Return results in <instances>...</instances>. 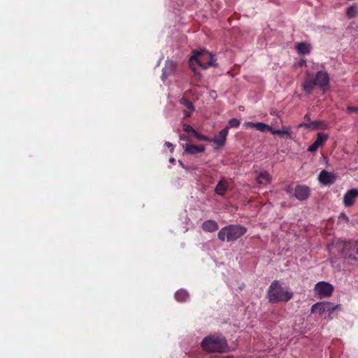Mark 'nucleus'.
Listing matches in <instances>:
<instances>
[{
	"label": "nucleus",
	"mask_w": 358,
	"mask_h": 358,
	"mask_svg": "<svg viewBox=\"0 0 358 358\" xmlns=\"http://www.w3.org/2000/svg\"><path fill=\"white\" fill-rule=\"evenodd\" d=\"M214 94H215V92H213L211 96H213Z\"/></svg>",
	"instance_id": "c9c22d12"
},
{
	"label": "nucleus",
	"mask_w": 358,
	"mask_h": 358,
	"mask_svg": "<svg viewBox=\"0 0 358 358\" xmlns=\"http://www.w3.org/2000/svg\"><path fill=\"white\" fill-rule=\"evenodd\" d=\"M334 287L329 282L321 281L317 282L315 286V294L320 298H327L331 296Z\"/></svg>",
	"instance_id": "423d86ee"
},
{
	"label": "nucleus",
	"mask_w": 358,
	"mask_h": 358,
	"mask_svg": "<svg viewBox=\"0 0 358 358\" xmlns=\"http://www.w3.org/2000/svg\"><path fill=\"white\" fill-rule=\"evenodd\" d=\"M227 189V182L224 179H222L217 183L215 191L218 195L223 196L225 194Z\"/></svg>",
	"instance_id": "a211bd4d"
},
{
	"label": "nucleus",
	"mask_w": 358,
	"mask_h": 358,
	"mask_svg": "<svg viewBox=\"0 0 358 358\" xmlns=\"http://www.w3.org/2000/svg\"><path fill=\"white\" fill-rule=\"evenodd\" d=\"M240 124V121L236 118H232L229 121V126L230 127H237Z\"/></svg>",
	"instance_id": "a878e982"
},
{
	"label": "nucleus",
	"mask_w": 358,
	"mask_h": 358,
	"mask_svg": "<svg viewBox=\"0 0 358 358\" xmlns=\"http://www.w3.org/2000/svg\"><path fill=\"white\" fill-rule=\"evenodd\" d=\"M165 145H166L167 148H169L170 149V151L172 152L173 151V145L170 143V142H166L165 143Z\"/></svg>",
	"instance_id": "c85d7f7f"
},
{
	"label": "nucleus",
	"mask_w": 358,
	"mask_h": 358,
	"mask_svg": "<svg viewBox=\"0 0 358 358\" xmlns=\"http://www.w3.org/2000/svg\"><path fill=\"white\" fill-rule=\"evenodd\" d=\"M177 65L173 61H166L164 67L162 69V79L165 80L169 76L174 75L176 72Z\"/></svg>",
	"instance_id": "0eeeda50"
},
{
	"label": "nucleus",
	"mask_w": 358,
	"mask_h": 358,
	"mask_svg": "<svg viewBox=\"0 0 358 358\" xmlns=\"http://www.w3.org/2000/svg\"><path fill=\"white\" fill-rule=\"evenodd\" d=\"M169 162L171 163H174L175 162V159L173 157H171V158L169 159Z\"/></svg>",
	"instance_id": "72a5a7b5"
},
{
	"label": "nucleus",
	"mask_w": 358,
	"mask_h": 358,
	"mask_svg": "<svg viewBox=\"0 0 358 358\" xmlns=\"http://www.w3.org/2000/svg\"><path fill=\"white\" fill-rule=\"evenodd\" d=\"M327 139L328 136L327 134L322 132L318 133L315 141L308 147V151L310 152H315Z\"/></svg>",
	"instance_id": "9d476101"
},
{
	"label": "nucleus",
	"mask_w": 358,
	"mask_h": 358,
	"mask_svg": "<svg viewBox=\"0 0 358 358\" xmlns=\"http://www.w3.org/2000/svg\"><path fill=\"white\" fill-rule=\"evenodd\" d=\"M183 113L185 114V117H188L190 116L191 113H192V111H191V110H189V111H187L186 110H183Z\"/></svg>",
	"instance_id": "7c9ffc66"
},
{
	"label": "nucleus",
	"mask_w": 358,
	"mask_h": 358,
	"mask_svg": "<svg viewBox=\"0 0 358 358\" xmlns=\"http://www.w3.org/2000/svg\"><path fill=\"white\" fill-rule=\"evenodd\" d=\"M188 293L182 289L178 291L175 294L176 300L180 302L185 301L188 298Z\"/></svg>",
	"instance_id": "aec40b11"
},
{
	"label": "nucleus",
	"mask_w": 358,
	"mask_h": 358,
	"mask_svg": "<svg viewBox=\"0 0 358 358\" xmlns=\"http://www.w3.org/2000/svg\"><path fill=\"white\" fill-rule=\"evenodd\" d=\"M292 295V292L282 288L278 281L271 283L268 292V300L272 303L288 301Z\"/></svg>",
	"instance_id": "39448f33"
},
{
	"label": "nucleus",
	"mask_w": 358,
	"mask_h": 358,
	"mask_svg": "<svg viewBox=\"0 0 358 358\" xmlns=\"http://www.w3.org/2000/svg\"><path fill=\"white\" fill-rule=\"evenodd\" d=\"M205 150V147L203 145H189L187 144L185 145V152L194 155L196 153L203 152Z\"/></svg>",
	"instance_id": "dca6fc26"
},
{
	"label": "nucleus",
	"mask_w": 358,
	"mask_h": 358,
	"mask_svg": "<svg viewBox=\"0 0 358 358\" xmlns=\"http://www.w3.org/2000/svg\"><path fill=\"white\" fill-rule=\"evenodd\" d=\"M358 197V189H351L348 190L343 196V204L345 207L352 206L356 199Z\"/></svg>",
	"instance_id": "6e6552de"
},
{
	"label": "nucleus",
	"mask_w": 358,
	"mask_h": 358,
	"mask_svg": "<svg viewBox=\"0 0 358 358\" xmlns=\"http://www.w3.org/2000/svg\"><path fill=\"white\" fill-rule=\"evenodd\" d=\"M329 302L322 301L316 303L311 308V313H317L320 315H322L328 309Z\"/></svg>",
	"instance_id": "ddd939ff"
},
{
	"label": "nucleus",
	"mask_w": 358,
	"mask_h": 358,
	"mask_svg": "<svg viewBox=\"0 0 358 358\" xmlns=\"http://www.w3.org/2000/svg\"><path fill=\"white\" fill-rule=\"evenodd\" d=\"M329 76L328 73L326 71H320L316 73L313 80L309 78H306L303 84V89L307 94H310L315 86L319 87L323 91H326L329 88Z\"/></svg>",
	"instance_id": "7ed1b4c3"
},
{
	"label": "nucleus",
	"mask_w": 358,
	"mask_h": 358,
	"mask_svg": "<svg viewBox=\"0 0 358 358\" xmlns=\"http://www.w3.org/2000/svg\"><path fill=\"white\" fill-rule=\"evenodd\" d=\"M311 124L314 125V127H316V125L315 124V123H312Z\"/></svg>",
	"instance_id": "ea45409f"
},
{
	"label": "nucleus",
	"mask_w": 358,
	"mask_h": 358,
	"mask_svg": "<svg viewBox=\"0 0 358 358\" xmlns=\"http://www.w3.org/2000/svg\"><path fill=\"white\" fill-rule=\"evenodd\" d=\"M258 184L266 185L271 182V177L267 171L260 172L256 178Z\"/></svg>",
	"instance_id": "f3484780"
},
{
	"label": "nucleus",
	"mask_w": 358,
	"mask_h": 358,
	"mask_svg": "<svg viewBox=\"0 0 358 358\" xmlns=\"http://www.w3.org/2000/svg\"><path fill=\"white\" fill-rule=\"evenodd\" d=\"M179 162H180V166H183V164H182V162H181L180 161Z\"/></svg>",
	"instance_id": "4c0bfd02"
},
{
	"label": "nucleus",
	"mask_w": 358,
	"mask_h": 358,
	"mask_svg": "<svg viewBox=\"0 0 358 358\" xmlns=\"http://www.w3.org/2000/svg\"><path fill=\"white\" fill-rule=\"evenodd\" d=\"M201 227L205 231L214 232L218 229V224L213 220H208L203 222Z\"/></svg>",
	"instance_id": "2eb2a0df"
},
{
	"label": "nucleus",
	"mask_w": 358,
	"mask_h": 358,
	"mask_svg": "<svg viewBox=\"0 0 358 358\" xmlns=\"http://www.w3.org/2000/svg\"><path fill=\"white\" fill-rule=\"evenodd\" d=\"M358 7L355 5L351 6L348 8L346 15L349 19L355 17L357 15Z\"/></svg>",
	"instance_id": "412c9836"
},
{
	"label": "nucleus",
	"mask_w": 358,
	"mask_h": 358,
	"mask_svg": "<svg viewBox=\"0 0 358 358\" xmlns=\"http://www.w3.org/2000/svg\"><path fill=\"white\" fill-rule=\"evenodd\" d=\"M319 180L324 185H329L334 182V176L326 171H322L319 175Z\"/></svg>",
	"instance_id": "4468645a"
},
{
	"label": "nucleus",
	"mask_w": 358,
	"mask_h": 358,
	"mask_svg": "<svg viewBox=\"0 0 358 358\" xmlns=\"http://www.w3.org/2000/svg\"><path fill=\"white\" fill-rule=\"evenodd\" d=\"M180 103L186 106L188 109L191 110V111H194V107L191 101L185 99H182L180 100Z\"/></svg>",
	"instance_id": "5701e85b"
},
{
	"label": "nucleus",
	"mask_w": 358,
	"mask_h": 358,
	"mask_svg": "<svg viewBox=\"0 0 358 358\" xmlns=\"http://www.w3.org/2000/svg\"><path fill=\"white\" fill-rule=\"evenodd\" d=\"M214 94H215V92H213L211 96H213Z\"/></svg>",
	"instance_id": "e433bc0d"
},
{
	"label": "nucleus",
	"mask_w": 358,
	"mask_h": 358,
	"mask_svg": "<svg viewBox=\"0 0 358 358\" xmlns=\"http://www.w3.org/2000/svg\"><path fill=\"white\" fill-rule=\"evenodd\" d=\"M203 350L211 353H224L228 351L227 340L220 334H211L205 337L201 341Z\"/></svg>",
	"instance_id": "f257e3e1"
},
{
	"label": "nucleus",
	"mask_w": 358,
	"mask_h": 358,
	"mask_svg": "<svg viewBox=\"0 0 358 358\" xmlns=\"http://www.w3.org/2000/svg\"><path fill=\"white\" fill-rule=\"evenodd\" d=\"M348 110L349 112H357V111H358V109H357V108H355V107L349 106L348 108Z\"/></svg>",
	"instance_id": "c756f323"
},
{
	"label": "nucleus",
	"mask_w": 358,
	"mask_h": 358,
	"mask_svg": "<svg viewBox=\"0 0 358 358\" xmlns=\"http://www.w3.org/2000/svg\"><path fill=\"white\" fill-rule=\"evenodd\" d=\"M298 127L310 128V124H306V123H301V124H299Z\"/></svg>",
	"instance_id": "2f4dec72"
},
{
	"label": "nucleus",
	"mask_w": 358,
	"mask_h": 358,
	"mask_svg": "<svg viewBox=\"0 0 358 358\" xmlns=\"http://www.w3.org/2000/svg\"><path fill=\"white\" fill-rule=\"evenodd\" d=\"M194 136L195 138H196L197 139L200 140V141H209L210 142V139L202 134H200L199 133H197L196 131H194V134L192 135Z\"/></svg>",
	"instance_id": "393cba45"
},
{
	"label": "nucleus",
	"mask_w": 358,
	"mask_h": 358,
	"mask_svg": "<svg viewBox=\"0 0 358 358\" xmlns=\"http://www.w3.org/2000/svg\"><path fill=\"white\" fill-rule=\"evenodd\" d=\"M183 130L186 132H191L192 135L194 131H196L190 125L186 124H183Z\"/></svg>",
	"instance_id": "bb28decb"
},
{
	"label": "nucleus",
	"mask_w": 358,
	"mask_h": 358,
	"mask_svg": "<svg viewBox=\"0 0 358 358\" xmlns=\"http://www.w3.org/2000/svg\"><path fill=\"white\" fill-rule=\"evenodd\" d=\"M195 64L199 65L203 69L215 65L212 54L205 50L193 51V55L189 58V66L194 72L196 71Z\"/></svg>",
	"instance_id": "f03ea898"
},
{
	"label": "nucleus",
	"mask_w": 358,
	"mask_h": 358,
	"mask_svg": "<svg viewBox=\"0 0 358 358\" xmlns=\"http://www.w3.org/2000/svg\"><path fill=\"white\" fill-rule=\"evenodd\" d=\"M270 132L273 135H278L280 138H289L292 133L291 127H282L281 129H275L271 127Z\"/></svg>",
	"instance_id": "f8f14e48"
},
{
	"label": "nucleus",
	"mask_w": 358,
	"mask_h": 358,
	"mask_svg": "<svg viewBox=\"0 0 358 358\" xmlns=\"http://www.w3.org/2000/svg\"><path fill=\"white\" fill-rule=\"evenodd\" d=\"M286 192H287V193H290V192H292V189H291V187H287L286 188Z\"/></svg>",
	"instance_id": "473e14b6"
},
{
	"label": "nucleus",
	"mask_w": 358,
	"mask_h": 358,
	"mask_svg": "<svg viewBox=\"0 0 358 358\" xmlns=\"http://www.w3.org/2000/svg\"><path fill=\"white\" fill-rule=\"evenodd\" d=\"M352 260L356 261V258H352Z\"/></svg>",
	"instance_id": "a19ab883"
},
{
	"label": "nucleus",
	"mask_w": 358,
	"mask_h": 358,
	"mask_svg": "<svg viewBox=\"0 0 358 358\" xmlns=\"http://www.w3.org/2000/svg\"><path fill=\"white\" fill-rule=\"evenodd\" d=\"M310 195V189L306 185H297L294 191V196L300 200L303 201L308 198Z\"/></svg>",
	"instance_id": "1a4fd4ad"
},
{
	"label": "nucleus",
	"mask_w": 358,
	"mask_h": 358,
	"mask_svg": "<svg viewBox=\"0 0 358 358\" xmlns=\"http://www.w3.org/2000/svg\"><path fill=\"white\" fill-rule=\"evenodd\" d=\"M223 358H233V357H229V356H227V357H223Z\"/></svg>",
	"instance_id": "58836bf2"
},
{
	"label": "nucleus",
	"mask_w": 358,
	"mask_h": 358,
	"mask_svg": "<svg viewBox=\"0 0 358 358\" xmlns=\"http://www.w3.org/2000/svg\"><path fill=\"white\" fill-rule=\"evenodd\" d=\"M357 253L358 254V247H357Z\"/></svg>",
	"instance_id": "79ce46f5"
},
{
	"label": "nucleus",
	"mask_w": 358,
	"mask_h": 358,
	"mask_svg": "<svg viewBox=\"0 0 358 358\" xmlns=\"http://www.w3.org/2000/svg\"><path fill=\"white\" fill-rule=\"evenodd\" d=\"M271 126L263 123V122H255V129L262 132H264L266 130L270 132Z\"/></svg>",
	"instance_id": "4be33fe9"
},
{
	"label": "nucleus",
	"mask_w": 358,
	"mask_h": 358,
	"mask_svg": "<svg viewBox=\"0 0 358 358\" xmlns=\"http://www.w3.org/2000/svg\"><path fill=\"white\" fill-rule=\"evenodd\" d=\"M246 128H255V122H246L243 124Z\"/></svg>",
	"instance_id": "cd10ccee"
},
{
	"label": "nucleus",
	"mask_w": 358,
	"mask_h": 358,
	"mask_svg": "<svg viewBox=\"0 0 358 358\" xmlns=\"http://www.w3.org/2000/svg\"><path fill=\"white\" fill-rule=\"evenodd\" d=\"M228 127L222 129L217 136H216L214 138L210 139V142H213L219 147L223 146L226 143V138L228 135Z\"/></svg>",
	"instance_id": "9b49d317"
},
{
	"label": "nucleus",
	"mask_w": 358,
	"mask_h": 358,
	"mask_svg": "<svg viewBox=\"0 0 358 358\" xmlns=\"http://www.w3.org/2000/svg\"><path fill=\"white\" fill-rule=\"evenodd\" d=\"M214 94H215V92H213L211 96H213Z\"/></svg>",
	"instance_id": "f704fd0d"
},
{
	"label": "nucleus",
	"mask_w": 358,
	"mask_h": 358,
	"mask_svg": "<svg viewBox=\"0 0 358 358\" xmlns=\"http://www.w3.org/2000/svg\"><path fill=\"white\" fill-rule=\"evenodd\" d=\"M310 46L306 43H300L296 45V50L299 54L308 55L310 52Z\"/></svg>",
	"instance_id": "6ab92c4d"
},
{
	"label": "nucleus",
	"mask_w": 358,
	"mask_h": 358,
	"mask_svg": "<svg viewBox=\"0 0 358 358\" xmlns=\"http://www.w3.org/2000/svg\"><path fill=\"white\" fill-rule=\"evenodd\" d=\"M341 307V305L340 304H337V305H335L334 306L331 303L329 302V306H328V309H327V311H328L329 313V315H331V314L336 310H337L338 308H339ZM331 318V317L329 316Z\"/></svg>",
	"instance_id": "b1692460"
},
{
	"label": "nucleus",
	"mask_w": 358,
	"mask_h": 358,
	"mask_svg": "<svg viewBox=\"0 0 358 358\" xmlns=\"http://www.w3.org/2000/svg\"><path fill=\"white\" fill-rule=\"evenodd\" d=\"M246 229L241 225H229L222 228L217 236L221 241H234L246 233Z\"/></svg>",
	"instance_id": "20e7f679"
}]
</instances>
